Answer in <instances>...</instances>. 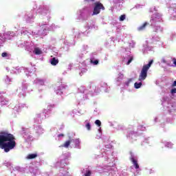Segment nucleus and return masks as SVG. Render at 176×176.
<instances>
[{
  "mask_svg": "<svg viewBox=\"0 0 176 176\" xmlns=\"http://www.w3.org/2000/svg\"><path fill=\"white\" fill-rule=\"evenodd\" d=\"M152 64H153V60H150L148 64L144 65L142 67L140 74L139 75L138 80L142 81L146 79V77L148 76V71H149V69L152 66Z\"/></svg>",
  "mask_w": 176,
  "mask_h": 176,
  "instance_id": "nucleus-2",
  "label": "nucleus"
},
{
  "mask_svg": "<svg viewBox=\"0 0 176 176\" xmlns=\"http://www.w3.org/2000/svg\"><path fill=\"white\" fill-rule=\"evenodd\" d=\"M94 7L92 16L100 14V13L101 12V10H105V7L100 1H96L94 3Z\"/></svg>",
  "mask_w": 176,
  "mask_h": 176,
  "instance_id": "nucleus-3",
  "label": "nucleus"
},
{
  "mask_svg": "<svg viewBox=\"0 0 176 176\" xmlns=\"http://www.w3.org/2000/svg\"><path fill=\"white\" fill-rule=\"evenodd\" d=\"M142 86V82H135L134 87L135 89H140Z\"/></svg>",
  "mask_w": 176,
  "mask_h": 176,
  "instance_id": "nucleus-9",
  "label": "nucleus"
},
{
  "mask_svg": "<svg viewBox=\"0 0 176 176\" xmlns=\"http://www.w3.org/2000/svg\"><path fill=\"white\" fill-rule=\"evenodd\" d=\"M1 57H8V54L6 52H3L1 54Z\"/></svg>",
  "mask_w": 176,
  "mask_h": 176,
  "instance_id": "nucleus-19",
  "label": "nucleus"
},
{
  "mask_svg": "<svg viewBox=\"0 0 176 176\" xmlns=\"http://www.w3.org/2000/svg\"><path fill=\"white\" fill-rule=\"evenodd\" d=\"M58 138H60V137H64V134L60 133V134L58 135Z\"/></svg>",
  "mask_w": 176,
  "mask_h": 176,
  "instance_id": "nucleus-22",
  "label": "nucleus"
},
{
  "mask_svg": "<svg viewBox=\"0 0 176 176\" xmlns=\"http://www.w3.org/2000/svg\"><path fill=\"white\" fill-rule=\"evenodd\" d=\"M86 129L88 130V131H90L91 130V124H90V122H88L85 124Z\"/></svg>",
  "mask_w": 176,
  "mask_h": 176,
  "instance_id": "nucleus-11",
  "label": "nucleus"
},
{
  "mask_svg": "<svg viewBox=\"0 0 176 176\" xmlns=\"http://www.w3.org/2000/svg\"><path fill=\"white\" fill-rule=\"evenodd\" d=\"M58 63V59H56V58H53L51 59V64L52 65H57Z\"/></svg>",
  "mask_w": 176,
  "mask_h": 176,
  "instance_id": "nucleus-8",
  "label": "nucleus"
},
{
  "mask_svg": "<svg viewBox=\"0 0 176 176\" xmlns=\"http://www.w3.org/2000/svg\"><path fill=\"white\" fill-rule=\"evenodd\" d=\"M85 176H91V171L87 170V173L85 174Z\"/></svg>",
  "mask_w": 176,
  "mask_h": 176,
  "instance_id": "nucleus-16",
  "label": "nucleus"
},
{
  "mask_svg": "<svg viewBox=\"0 0 176 176\" xmlns=\"http://www.w3.org/2000/svg\"><path fill=\"white\" fill-rule=\"evenodd\" d=\"M131 82H133V78H129L128 80V83H131Z\"/></svg>",
  "mask_w": 176,
  "mask_h": 176,
  "instance_id": "nucleus-20",
  "label": "nucleus"
},
{
  "mask_svg": "<svg viewBox=\"0 0 176 176\" xmlns=\"http://www.w3.org/2000/svg\"><path fill=\"white\" fill-rule=\"evenodd\" d=\"M126 20V14H122L120 16V21H124Z\"/></svg>",
  "mask_w": 176,
  "mask_h": 176,
  "instance_id": "nucleus-12",
  "label": "nucleus"
},
{
  "mask_svg": "<svg viewBox=\"0 0 176 176\" xmlns=\"http://www.w3.org/2000/svg\"><path fill=\"white\" fill-rule=\"evenodd\" d=\"M34 54L37 55L42 54V51L39 48H35Z\"/></svg>",
  "mask_w": 176,
  "mask_h": 176,
  "instance_id": "nucleus-10",
  "label": "nucleus"
},
{
  "mask_svg": "<svg viewBox=\"0 0 176 176\" xmlns=\"http://www.w3.org/2000/svg\"><path fill=\"white\" fill-rule=\"evenodd\" d=\"M16 148V138L7 131H0V149H3L6 153Z\"/></svg>",
  "mask_w": 176,
  "mask_h": 176,
  "instance_id": "nucleus-1",
  "label": "nucleus"
},
{
  "mask_svg": "<svg viewBox=\"0 0 176 176\" xmlns=\"http://www.w3.org/2000/svg\"><path fill=\"white\" fill-rule=\"evenodd\" d=\"M36 157H38V154H36V153L29 154L27 156V159H28V160L35 159Z\"/></svg>",
  "mask_w": 176,
  "mask_h": 176,
  "instance_id": "nucleus-7",
  "label": "nucleus"
},
{
  "mask_svg": "<svg viewBox=\"0 0 176 176\" xmlns=\"http://www.w3.org/2000/svg\"><path fill=\"white\" fill-rule=\"evenodd\" d=\"M95 124H96V126H98V127L101 126V121H100V120H96L95 121Z\"/></svg>",
  "mask_w": 176,
  "mask_h": 176,
  "instance_id": "nucleus-14",
  "label": "nucleus"
},
{
  "mask_svg": "<svg viewBox=\"0 0 176 176\" xmlns=\"http://www.w3.org/2000/svg\"><path fill=\"white\" fill-rule=\"evenodd\" d=\"M131 162H132L133 166H135V168L138 170V168H140V165H138V162H137V160L134 159V157H131Z\"/></svg>",
  "mask_w": 176,
  "mask_h": 176,
  "instance_id": "nucleus-4",
  "label": "nucleus"
},
{
  "mask_svg": "<svg viewBox=\"0 0 176 176\" xmlns=\"http://www.w3.org/2000/svg\"><path fill=\"white\" fill-rule=\"evenodd\" d=\"M173 64L176 65V59H175V58H173Z\"/></svg>",
  "mask_w": 176,
  "mask_h": 176,
  "instance_id": "nucleus-23",
  "label": "nucleus"
},
{
  "mask_svg": "<svg viewBox=\"0 0 176 176\" xmlns=\"http://www.w3.org/2000/svg\"><path fill=\"white\" fill-rule=\"evenodd\" d=\"M173 87H175L176 86V80H175L172 85Z\"/></svg>",
  "mask_w": 176,
  "mask_h": 176,
  "instance_id": "nucleus-21",
  "label": "nucleus"
},
{
  "mask_svg": "<svg viewBox=\"0 0 176 176\" xmlns=\"http://www.w3.org/2000/svg\"><path fill=\"white\" fill-rule=\"evenodd\" d=\"M170 93L172 94H175V93H176V88L172 89L171 91H170Z\"/></svg>",
  "mask_w": 176,
  "mask_h": 176,
  "instance_id": "nucleus-18",
  "label": "nucleus"
},
{
  "mask_svg": "<svg viewBox=\"0 0 176 176\" xmlns=\"http://www.w3.org/2000/svg\"><path fill=\"white\" fill-rule=\"evenodd\" d=\"M71 142H72V140H67L63 145H61V147L62 148H69V145H71Z\"/></svg>",
  "mask_w": 176,
  "mask_h": 176,
  "instance_id": "nucleus-5",
  "label": "nucleus"
},
{
  "mask_svg": "<svg viewBox=\"0 0 176 176\" xmlns=\"http://www.w3.org/2000/svg\"><path fill=\"white\" fill-rule=\"evenodd\" d=\"M148 23L145 22L142 25L140 26L138 28V31H144V30H145L146 27L147 26Z\"/></svg>",
  "mask_w": 176,
  "mask_h": 176,
  "instance_id": "nucleus-6",
  "label": "nucleus"
},
{
  "mask_svg": "<svg viewBox=\"0 0 176 176\" xmlns=\"http://www.w3.org/2000/svg\"><path fill=\"white\" fill-rule=\"evenodd\" d=\"M74 142H75L76 146H79V144H80V142L79 141L78 139H76L74 140Z\"/></svg>",
  "mask_w": 176,
  "mask_h": 176,
  "instance_id": "nucleus-15",
  "label": "nucleus"
},
{
  "mask_svg": "<svg viewBox=\"0 0 176 176\" xmlns=\"http://www.w3.org/2000/svg\"><path fill=\"white\" fill-rule=\"evenodd\" d=\"M133 57H131L130 59L126 63V65H129V64L131 63V61H133Z\"/></svg>",
  "mask_w": 176,
  "mask_h": 176,
  "instance_id": "nucleus-17",
  "label": "nucleus"
},
{
  "mask_svg": "<svg viewBox=\"0 0 176 176\" xmlns=\"http://www.w3.org/2000/svg\"><path fill=\"white\" fill-rule=\"evenodd\" d=\"M91 64H94V65H98V60H91Z\"/></svg>",
  "mask_w": 176,
  "mask_h": 176,
  "instance_id": "nucleus-13",
  "label": "nucleus"
}]
</instances>
